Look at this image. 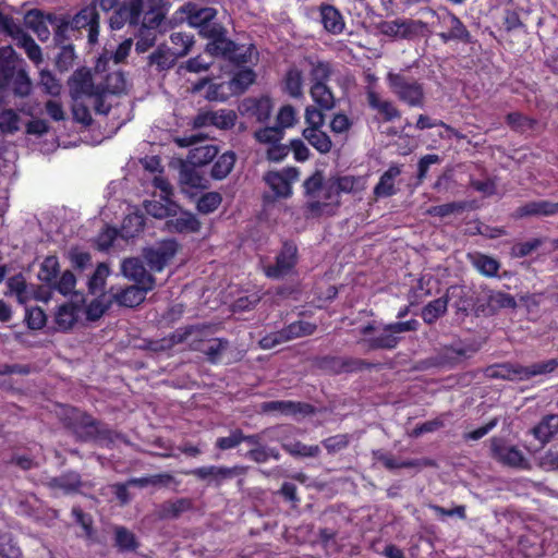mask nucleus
I'll return each instance as SVG.
<instances>
[{"label":"nucleus","instance_id":"13d9d810","mask_svg":"<svg viewBox=\"0 0 558 558\" xmlns=\"http://www.w3.org/2000/svg\"><path fill=\"white\" fill-rule=\"evenodd\" d=\"M221 203V196L219 193L209 192L204 194L197 202V209L203 214L213 213Z\"/></svg>","mask_w":558,"mask_h":558},{"label":"nucleus","instance_id":"473e14b6","mask_svg":"<svg viewBox=\"0 0 558 558\" xmlns=\"http://www.w3.org/2000/svg\"><path fill=\"white\" fill-rule=\"evenodd\" d=\"M558 432V414H549L533 428L534 436L542 442H547Z\"/></svg>","mask_w":558,"mask_h":558},{"label":"nucleus","instance_id":"c9c22d12","mask_svg":"<svg viewBox=\"0 0 558 558\" xmlns=\"http://www.w3.org/2000/svg\"><path fill=\"white\" fill-rule=\"evenodd\" d=\"M178 58L180 57L175 54L173 49L160 46L150 54L149 60L150 64L157 65L159 70H166L173 66Z\"/></svg>","mask_w":558,"mask_h":558},{"label":"nucleus","instance_id":"f3484780","mask_svg":"<svg viewBox=\"0 0 558 558\" xmlns=\"http://www.w3.org/2000/svg\"><path fill=\"white\" fill-rule=\"evenodd\" d=\"M192 473L201 480H208L210 483L219 486L227 480L244 474L245 468L238 465L232 468L209 465L197 468Z\"/></svg>","mask_w":558,"mask_h":558},{"label":"nucleus","instance_id":"79ce46f5","mask_svg":"<svg viewBox=\"0 0 558 558\" xmlns=\"http://www.w3.org/2000/svg\"><path fill=\"white\" fill-rule=\"evenodd\" d=\"M197 167H184L180 173V181L184 186L193 189H206L207 180L196 169Z\"/></svg>","mask_w":558,"mask_h":558},{"label":"nucleus","instance_id":"bf43d9fd","mask_svg":"<svg viewBox=\"0 0 558 558\" xmlns=\"http://www.w3.org/2000/svg\"><path fill=\"white\" fill-rule=\"evenodd\" d=\"M39 84L51 96H58L62 88L60 82L49 71L44 70L40 71Z\"/></svg>","mask_w":558,"mask_h":558},{"label":"nucleus","instance_id":"7c9ffc66","mask_svg":"<svg viewBox=\"0 0 558 558\" xmlns=\"http://www.w3.org/2000/svg\"><path fill=\"white\" fill-rule=\"evenodd\" d=\"M218 154L215 145L204 144L194 147L189 153V163L193 167H201L210 162Z\"/></svg>","mask_w":558,"mask_h":558},{"label":"nucleus","instance_id":"dca6fc26","mask_svg":"<svg viewBox=\"0 0 558 558\" xmlns=\"http://www.w3.org/2000/svg\"><path fill=\"white\" fill-rule=\"evenodd\" d=\"M296 252L295 245L286 243L276 258V264L264 267L265 275L272 279L288 275L296 263Z\"/></svg>","mask_w":558,"mask_h":558},{"label":"nucleus","instance_id":"4c0bfd02","mask_svg":"<svg viewBox=\"0 0 558 558\" xmlns=\"http://www.w3.org/2000/svg\"><path fill=\"white\" fill-rule=\"evenodd\" d=\"M473 266L484 276H496L499 270V263L487 255L475 253L470 255Z\"/></svg>","mask_w":558,"mask_h":558},{"label":"nucleus","instance_id":"4468645a","mask_svg":"<svg viewBox=\"0 0 558 558\" xmlns=\"http://www.w3.org/2000/svg\"><path fill=\"white\" fill-rule=\"evenodd\" d=\"M238 109L239 112L247 119L265 122L271 114L272 102L267 96L247 97L240 102Z\"/></svg>","mask_w":558,"mask_h":558},{"label":"nucleus","instance_id":"a878e982","mask_svg":"<svg viewBox=\"0 0 558 558\" xmlns=\"http://www.w3.org/2000/svg\"><path fill=\"white\" fill-rule=\"evenodd\" d=\"M167 228L171 232L192 233L201 228L197 218L191 213H181L167 221Z\"/></svg>","mask_w":558,"mask_h":558},{"label":"nucleus","instance_id":"2eb2a0df","mask_svg":"<svg viewBox=\"0 0 558 558\" xmlns=\"http://www.w3.org/2000/svg\"><path fill=\"white\" fill-rule=\"evenodd\" d=\"M299 171L287 168L282 171H270L265 181L277 197H289L292 194V183L298 180Z\"/></svg>","mask_w":558,"mask_h":558},{"label":"nucleus","instance_id":"a18cd8bd","mask_svg":"<svg viewBox=\"0 0 558 558\" xmlns=\"http://www.w3.org/2000/svg\"><path fill=\"white\" fill-rule=\"evenodd\" d=\"M170 40L173 45L172 49L180 58L186 56L194 44L193 36L182 32L172 33L170 35Z\"/></svg>","mask_w":558,"mask_h":558},{"label":"nucleus","instance_id":"58836bf2","mask_svg":"<svg viewBox=\"0 0 558 558\" xmlns=\"http://www.w3.org/2000/svg\"><path fill=\"white\" fill-rule=\"evenodd\" d=\"M415 25H416V22H414V21L395 20V21L384 23L381 31L385 35L396 36V37L400 36V37L404 38V37L409 36L414 31Z\"/></svg>","mask_w":558,"mask_h":558},{"label":"nucleus","instance_id":"de8ad7c7","mask_svg":"<svg viewBox=\"0 0 558 558\" xmlns=\"http://www.w3.org/2000/svg\"><path fill=\"white\" fill-rule=\"evenodd\" d=\"M10 84L13 86L14 94L17 96H27L32 89V82L28 77L26 71L22 68H19Z\"/></svg>","mask_w":558,"mask_h":558},{"label":"nucleus","instance_id":"f257e3e1","mask_svg":"<svg viewBox=\"0 0 558 558\" xmlns=\"http://www.w3.org/2000/svg\"><path fill=\"white\" fill-rule=\"evenodd\" d=\"M162 2L163 0H125L110 16V27L120 29L125 24L136 26L144 13L142 26L145 32L150 33L163 19Z\"/></svg>","mask_w":558,"mask_h":558},{"label":"nucleus","instance_id":"2f4dec72","mask_svg":"<svg viewBox=\"0 0 558 558\" xmlns=\"http://www.w3.org/2000/svg\"><path fill=\"white\" fill-rule=\"evenodd\" d=\"M144 208L146 213L155 218H166L175 214L177 205L167 197H160L159 201H145Z\"/></svg>","mask_w":558,"mask_h":558},{"label":"nucleus","instance_id":"ddd939ff","mask_svg":"<svg viewBox=\"0 0 558 558\" xmlns=\"http://www.w3.org/2000/svg\"><path fill=\"white\" fill-rule=\"evenodd\" d=\"M178 250L174 240H165L144 251V257L147 265L154 271H161L165 266L173 258Z\"/></svg>","mask_w":558,"mask_h":558},{"label":"nucleus","instance_id":"5fc2aeb1","mask_svg":"<svg viewBox=\"0 0 558 558\" xmlns=\"http://www.w3.org/2000/svg\"><path fill=\"white\" fill-rule=\"evenodd\" d=\"M448 20L450 23V33L451 36L456 38V40L460 41H470L471 35L470 32L466 29L464 24L461 22V20L454 15L453 13H448Z\"/></svg>","mask_w":558,"mask_h":558},{"label":"nucleus","instance_id":"e433bc0d","mask_svg":"<svg viewBox=\"0 0 558 558\" xmlns=\"http://www.w3.org/2000/svg\"><path fill=\"white\" fill-rule=\"evenodd\" d=\"M255 73L251 69L240 70L229 82L228 89L232 94L243 93L255 81Z\"/></svg>","mask_w":558,"mask_h":558},{"label":"nucleus","instance_id":"a211bd4d","mask_svg":"<svg viewBox=\"0 0 558 558\" xmlns=\"http://www.w3.org/2000/svg\"><path fill=\"white\" fill-rule=\"evenodd\" d=\"M186 14V20L190 26L199 29V35L203 36V31L207 26H220V24L213 22L217 11L213 8L198 7L195 3H187L182 8Z\"/></svg>","mask_w":558,"mask_h":558},{"label":"nucleus","instance_id":"680f3d73","mask_svg":"<svg viewBox=\"0 0 558 558\" xmlns=\"http://www.w3.org/2000/svg\"><path fill=\"white\" fill-rule=\"evenodd\" d=\"M227 341H223L221 339H213L204 345L203 352L208 356V359L211 362H217L220 359L222 352L227 349Z\"/></svg>","mask_w":558,"mask_h":558},{"label":"nucleus","instance_id":"6e6d98bb","mask_svg":"<svg viewBox=\"0 0 558 558\" xmlns=\"http://www.w3.org/2000/svg\"><path fill=\"white\" fill-rule=\"evenodd\" d=\"M20 118L12 109L0 112V129L4 133H13L19 130Z\"/></svg>","mask_w":558,"mask_h":558},{"label":"nucleus","instance_id":"cd10ccee","mask_svg":"<svg viewBox=\"0 0 558 558\" xmlns=\"http://www.w3.org/2000/svg\"><path fill=\"white\" fill-rule=\"evenodd\" d=\"M320 19L324 28L331 34H340L344 28L341 13L332 5L320 8Z\"/></svg>","mask_w":558,"mask_h":558},{"label":"nucleus","instance_id":"49530a36","mask_svg":"<svg viewBox=\"0 0 558 558\" xmlns=\"http://www.w3.org/2000/svg\"><path fill=\"white\" fill-rule=\"evenodd\" d=\"M189 508V501L179 499L175 501H167L158 509V517L161 519H173L179 517Z\"/></svg>","mask_w":558,"mask_h":558},{"label":"nucleus","instance_id":"8fccbe9b","mask_svg":"<svg viewBox=\"0 0 558 558\" xmlns=\"http://www.w3.org/2000/svg\"><path fill=\"white\" fill-rule=\"evenodd\" d=\"M284 132L278 126L263 128L254 133L256 141L260 144L270 146L277 142H281Z\"/></svg>","mask_w":558,"mask_h":558},{"label":"nucleus","instance_id":"1a4fd4ad","mask_svg":"<svg viewBox=\"0 0 558 558\" xmlns=\"http://www.w3.org/2000/svg\"><path fill=\"white\" fill-rule=\"evenodd\" d=\"M0 29L12 37L15 44L25 50L27 57L39 64L43 60L41 49L35 40L27 35L12 17L7 16L0 11Z\"/></svg>","mask_w":558,"mask_h":558},{"label":"nucleus","instance_id":"a19ab883","mask_svg":"<svg viewBox=\"0 0 558 558\" xmlns=\"http://www.w3.org/2000/svg\"><path fill=\"white\" fill-rule=\"evenodd\" d=\"M448 296L439 298L429 302L422 311L425 323L433 324L447 311Z\"/></svg>","mask_w":558,"mask_h":558},{"label":"nucleus","instance_id":"c85d7f7f","mask_svg":"<svg viewBox=\"0 0 558 558\" xmlns=\"http://www.w3.org/2000/svg\"><path fill=\"white\" fill-rule=\"evenodd\" d=\"M302 135L320 154L329 153L332 147L330 137L320 129L305 128Z\"/></svg>","mask_w":558,"mask_h":558},{"label":"nucleus","instance_id":"393cba45","mask_svg":"<svg viewBox=\"0 0 558 558\" xmlns=\"http://www.w3.org/2000/svg\"><path fill=\"white\" fill-rule=\"evenodd\" d=\"M367 102L369 107L383 116L384 120L391 121L400 117V112L392 101L383 99L375 90H367Z\"/></svg>","mask_w":558,"mask_h":558},{"label":"nucleus","instance_id":"e2e57ef3","mask_svg":"<svg viewBox=\"0 0 558 558\" xmlns=\"http://www.w3.org/2000/svg\"><path fill=\"white\" fill-rule=\"evenodd\" d=\"M109 275V268L105 264H99L88 281L89 290L92 293L100 291L105 284V280Z\"/></svg>","mask_w":558,"mask_h":558},{"label":"nucleus","instance_id":"72a5a7b5","mask_svg":"<svg viewBox=\"0 0 558 558\" xmlns=\"http://www.w3.org/2000/svg\"><path fill=\"white\" fill-rule=\"evenodd\" d=\"M520 216H550L558 213V203L547 201L530 202L519 208Z\"/></svg>","mask_w":558,"mask_h":558},{"label":"nucleus","instance_id":"09e8293b","mask_svg":"<svg viewBox=\"0 0 558 558\" xmlns=\"http://www.w3.org/2000/svg\"><path fill=\"white\" fill-rule=\"evenodd\" d=\"M474 351L461 345L445 348L442 352V362L449 365H454L469 359Z\"/></svg>","mask_w":558,"mask_h":558},{"label":"nucleus","instance_id":"6e6552de","mask_svg":"<svg viewBox=\"0 0 558 558\" xmlns=\"http://www.w3.org/2000/svg\"><path fill=\"white\" fill-rule=\"evenodd\" d=\"M25 25L32 29L37 37L45 41L50 37V29L49 26H51L54 31V36L57 41L63 44L62 39V27H65L62 23V17L44 12L39 10H29L24 17Z\"/></svg>","mask_w":558,"mask_h":558},{"label":"nucleus","instance_id":"39448f33","mask_svg":"<svg viewBox=\"0 0 558 558\" xmlns=\"http://www.w3.org/2000/svg\"><path fill=\"white\" fill-rule=\"evenodd\" d=\"M556 366L557 362L555 360L534 363L530 366L505 363L487 367L485 376L506 380H526L536 375L551 373Z\"/></svg>","mask_w":558,"mask_h":558},{"label":"nucleus","instance_id":"69168bd1","mask_svg":"<svg viewBox=\"0 0 558 558\" xmlns=\"http://www.w3.org/2000/svg\"><path fill=\"white\" fill-rule=\"evenodd\" d=\"M331 75V66L327 62H317L313 65L311 71V78L313 84H326Z\"/></svg>","mask_w":558,"mask_h":558},{"label":"nucleus","instance_id":"3c124183","mask_svg":"<svg viewBox=\"0 0 558 558\" xmlns=\"http://www.w3.org/2000/svg\"><path fill=\"white\" fill-rule=\"evenodd\" d=\"M300 403L292 401H269L262 404L264 412H280L282 414H293L300 411Z\"/></svg>","mask_w":558,"mask_h":558},{"label":"nucleus","instance_id":"864d4df0","mask_svg":"<svg viewBox=\"0 0 558 558\" xmlns=\"http://www.w3.org/2000/svg\"><path fill=\"white\" fill-rule=\"evenodd\" d=\"M58 271V258L56 256H48L41 264L38 277L43 281L50 282L57 277Z\"/></svg>","mask_w":558,"mask_h":558},{"label":"nucleus","instance_id":"412c9836","mask_svg":"<svg viewBox=\"0 0 558 558\" xmlns=\"http://www.w3.org/2000/svg\"><path fill=\"white\" fill-rule=\"evenodd\" d=\"M154 286L147 284H135L126 287L120 292L113 293L114 300L123 306L134 307L141 304L145 300V295L148 291L153 290Z\"/></svg>","mask_w":558,"mask_h":558},{"label":"nucleus","instance_id":"0eeeda50","mask_svg":"<svg viewBox=\"0 0 558 558\" xmlns=\"http://www.w3.org/2000/svg\"><path fill=\"white\" fill-rule=\"evenodd\" d=\"M70 95L73 100L86 99L90 104L100 102L104 88L95 85L90 71L86 69L76 70L69 80Z\"/></svg>","mask_w":558,"mask_h":558},{"label":"nucleus","instance_id":"603ef678","mask_svg":"<svg viewBox=\"0 0 558 558\" xmlns=\"http://www.w3.org/2000/svg\"><path fill=\"white\" fill-rule=\"evenodd\" d=\"M49 485L52 488H58L64 493H70L80 486V478L77 474H69L61 477L51 478Z\"/></svg>","mask_w":558,"mask_h":558},{"label":"nucleus","instance_id":"338daca9","mask_svg":"<svg viewBox=\"0 0 558 558\" xmlns=\"http://www.w3.org/2000/svg\"><path fill=\"white\" fill-rule=\"evenodd\" d=\"M244 438V434L241 429H234L229 436L220 437L216 441V446L221 450H228L239 446Z\"/></svg>","mask_w":558,"mask_h":558},{"label":"nucleus","instance_id":"4d7b16f0","mask_svg":"<svg viewBox=\"0 0 558 558\" xmlns=\"http://www.w3.org/2000/svg\"><path fill=\"white\" fill-rule=\"evenodd\" d=\"M298 121L296 111L291 105H286L280 108L277 114V125L282 131L288 128H292Z\"/></svg>","mask_w":558,"mask_h":558},{"label":"nucleus","instance_id":"b1692460","mask_svg":"<svg viewBox=\"0 0 558 558\" xmlns=\"http://www.w3.org/2000/svg\"><path fill=\"white\" fill-rule=\"evenodd\" d=\"M122 274L129 278L134 280L138 284H151L155 286L154 278L147 274L143 264L137 258H128L124 259L121 266Z\"/></svg>","mask_w":558,"mask_h":558},{"label":"nucleus","instance_id":"423d86ee","mask_svg":"<svg viewBox=\"0 0 558 558\" xmlns=\"http://www.w3.org/2000/svg\"><path fill=\"white\" fill-rule=\"evenodd\" d=\"M391 92L411 107L424 106V89L420 82L401 73L389 72L387 75Z\"/></svg>","mask_w":558,"mask_h":558},{"label":"nucleus","instance_id":"aec40b11","mask_svg":"<svg viewBox=\"0 0 558 558\" xmlns=\"http://www.w3.org/2000/svg\"><path fill=\"white\" fill-rule=\"evenodd\" d=\"M236 114L232 110L220 109L197 114L194 119L195 128L214 125L221 130H228L235 124Z\"/></svg>","mask_w":558,"mask_h":558},{"label":"nucleus","instance_id":"774afa93","mask_svg":"<svg viewBox=\"0 0 558 558\" xmlns=\"http://www.w3.org/2000/svg\"><path fill=\"white\" fill-rule=\"evenodd\" d=\"M116 542L122 549L131 550L136 547L133 533L128 531L125 527H118L116 530Z\"/></svg>","mask_w":558,"mask_h":558},{"label":"nucleus","instance_id":"37998d69","mask_svg":"<svg viewBox=\"0 0 558 558\" xmlns=\"http://www.w3.org/2000/svg\"><path fill=\"white\" fill-rule=\"evenodd\" d=\"M234 162L235 156L233 153L228 151L222 154L214 163L211 175L218 180L226 178L232 170Z\"/></svg>","mask_w":558,"mask_h":558},{"label":"nucleus","instance_id":"4be33fe9","mask_svg":"<svg viewBox=\"0 0 558 558\" xmlns=\"http://www.w3.org/2000/svg\"><path fill=\"white\" fill-rule=\"evenodd\" d=\"M84 306L77 303H65L56 313V324L61 330L71 329L82 317Z\"/></svg>","mask_w":558,"mask_h":558},{"label":"nucleus","instance_id":"6ab92c4d","mask_svg":"<svg viewBox=\"0 0 558 558\" xmlns=\"http://www.w3.org/2000/svg\"><path fill=\"white\" fill-rule=\"evenodd\" d=\"M490 451L493 457L502 464L519 468L525 463L522 452L514 446H508L501 438L490 440Z\"/></svg>","mask_w":558,"mask_h":558},{"label":"nucleus","instance_id":"bb28decb","mask_svg":"<svg viewBox=\"0 0 558 558\" xmlns=\"http://www.w3.org/2000/svg\"><path fill=\"white\" fill-rule=\"evenodd\" d=\"M401 173V170L398 166H391L387 171H385L377 185L374 189V195L377 198L380 197H389L396 194L395 189V180Z\"/></svg>","mask_w":558,"mask_h":558},{"label":"nucleus","instance_id":"9d476101","mask_svg":"<svg viewBox=\"0 0 558 558\" xmlns=\"http://www.w3.org/2000/svg\"><path fill=\"white\" fill-rule=\"evenodd\" d=\"M315 329L316 326L310 322H294L279 331H275L263 337L259 340V345L262 349L269 350L283 342L310 336L315 331Z\"/></svg>","mask_w":558,"mask_h":558},{"label":"nucleus","instance_id":"7ed1b4c3","mask_svg":"<svg viewBox=\"0 0 558 558\" xmlns=\"http://www.w3.org/2000/svg\"><path fill=\"white\" fill-rule=\"evenodd\" d=\"M203 37L209 39L205 52L210 57H222L234 63H246L251 58V48L238 46L226 37V29L220 26H207Z\"/></svg>","mask_w":558,"mask_h":558},{"label":"nucleus","instance_id":"f03ea898","mask_svg":"<svg viewBox=\"0 0 558 558\" xmlns=\"http://www.w3.org/2000/svg\"><path fill=\"white\" fill-rule=\"evenodd\" d=\"M307 209L314 216L330 214L340 204L331 178L325 180L320 172L304 182Z\"/></svg>","mask_w":558,"mask_h":558},{"label":"nucleus","instance_id":"c756f323","mask_svg":"<svg viewBox=\"0 0 558 558\" xmlns=\"http://www.w3.org/2000/svg\"><path fill=\"white\" fill-rule=\"evenodd\" d=\"M93 106L95 107L96 111L99 113H107L108 108H106L102 104V99L100 102L97 104H90L86 99L84 100H73V117L77 122H81L85 125H88L92 122V116L88 110V107Z\"/></svg>","mask_w":558,"mask_h":558},{"label":"nucleus","instance_id":"20e7f679","mask_svg":"<svg viewBox=\"0 0 558 558\" xmlns=\"http://www.w3.org/2000/svg\"><path fill=\"white\" fill-rule=\"evenodd\" d=\"M62 17V23L65 27H62V39L63 43L76 37V34H81V29L87 31V37L89 44H96L99 35V14L97 11V1L93 0L88 5L80 10L72 20Z\"/></svg>","mask_w":558,"mask_h":558},{"label":"nucleus","instance_id":"9b49d317","mask_svg":"<svg viewBox=\"0 0 558 558\" xmlns=\"http://www.w3.org/2000/svg\"><path fill=\"white\" fill-rule=\"evenodd\" d=\"M294 432L295 429L291 426H277L270 430L274 434V440L279 441L283 450L293 457L314 458L320 453L319 446H308L293 439Z\"/></svg>","mask_w":558,"mask_h":558},{"label":"nucleus","instance_id":"5701e85b","mask_svg":"<svg viewBox=\"0 0 558 558\" xmlns=\"http://www.w3.org/2000/svg\"><path fill=\"white\" fill-rule=\"evenodd\" d=\"M337 197L339 198L341 193L356 195L366 189L367 179L366 177H354L343 175L331 178Z\"/></svg>","mask_w":558,"mask_h":558},{"label":"nucleus","instance_id":"052dcab7","mask_svg":"<svg viewBox=\"0 0 558 558\" xmlns=\"http://www.w3.org/2000/svg\"><path fill=\"white\" fill-rule=\"evenodd\" d=\"M131 47H132V39H125L124 41H122L119 47L116 49L114 52H109L108 50H106V52L100 57V60L99 61H107L109 59H113V62L116 64L122 62L126 57L128 54L130 53L131 51Z\"/></svg>","mask_w":558,"mask_h":558},{"label":"nucleus","instance_id":"f704fd0d","mask_svg":"<svg viewBox=\"0 0 558 558\" xmlns=\"http://www.w3.org/2000/svg\"><path fill=\"white\" fill-rule=\"evenodd\" d=\"M310 94L313 101L322 109L330 110L335 107V97L327 84L314 83Z\"/></svg>","mask_w":558,"mask_h":558},{"label":"nucleus","instance_id":"f8f14e48","mask_svg":"<svg viewBox=\"0 0 558 558\" xmlns=\"http://www.w3.org/2000/svg\"><path fill=\"white\" fill-rule=\"evenodd\" d=\"M417 327L418 322L415 319L385 325L378 336L368 339V344L376 349H393L399 343L400 333L414 331Z\"/></svg>","mask_w":558,"mask_h":558},{"label":"nucleus","instance_id":"0e129e2a","mask_svg":"<svg viewBox=\"0 0 558 558\" xmlns=\"http://www.w3.org/2000/svg\"><path fill=\"white\" fill-rule=\"evenodd\" d=\"M126 81L121 72H113L108 75L106 89L111 94H120L126 90Z\"/></svg>","mask_w":558,"mask_h":558},{"label":"nucleus","instance_id":"ea45409f","mask_svg":"<svg viewBox=\"0 0 558 558\" xmlns=\"http://www.w3.org/2000/svg\"><path fill=\"white\" fill-rule=\"evenodd\" d=\"M287 93L294 98L303 95V73L296 68H291L284 76Z\"/></svg>","mask_w":558,"mask_h":558},{"label":"nucleus","instance_id":"c03bdc74","mask_svg":"<svg viewBox=\"0 0 558 558\" xmlns=\"http://www.w3.org/2000/svg\"><path fill=\"white\" fill-rule=\"evenodd\" d=\"M144 218L138 214L128 215L122 223L121 235L122 238L129 239L135 236L143 230Z\"/></svg>","mask_w":558,"mask_h":558}]
</instances>
